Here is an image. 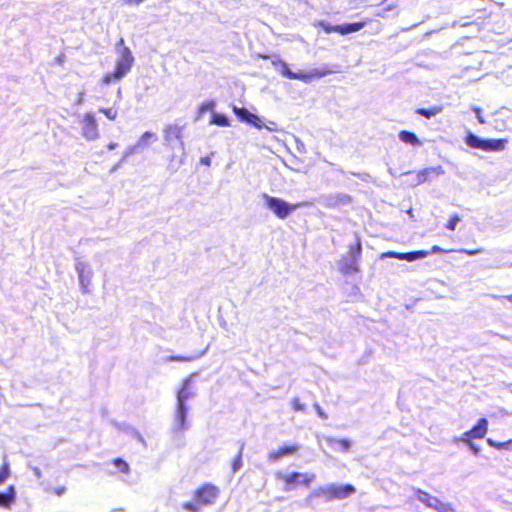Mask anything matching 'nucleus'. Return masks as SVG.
Masks as SVG:
<instances>
[{"label": "nucleus", "instance_id": "8", "mask_svg": "<svg viewBox=\"0 0 512 512\" xmlns=\"http://www.w3.org/2000/svg\"><path fill=\"white\" fill-rule=\"evenodd\" d=\"M416 496L419 501L424 503L427 507L433 508L438 512H452L453 508L444 502H442L439 498L431 496L429 493L418 489L416 491Z\"/></svg>", "mask_w": 512, "mask_h": 512}, {"label": "nucleus", "instance_id": "27", "mask_svg": "<svg viewBox=\"0 0 512 512\" xmlns=\"http://www.w3.org/2000/svg\"><path fill=\"white\" fill-rule=\"evenodd\" d=\"M487 444L497 450H502V449H507L512 444V440H508L505 442H497V441H494L493 439L489 438V439H487Z\"/></svg>", "mask_w": 512, "mask_h": 512}, {"label": "nucleus", "instance_id": "44", "mask_svg": "<svg viewBox=\"0 0 512 512\" xmlns=\"http://www.w3.org/2000/svg\"><path fill=\"white\" fill-rule=\"evenodd\" d=\"M136 150V146H130L129 148H127V150L125 151L124 153V157L130 155V154H133Z\"/></svg>", "mask_w": 512, "mask_h": 512}, {"label": "nucleus", "instance_id": "22", "mask_svg": "<svg viewBox=\"0 0 512 512\" xmlns=\"http://www.w3.org/2000/svg\"><path fill=\"white\" fill-rule=\"evenodd\" d=\"M201 354L195 355H171L166 358L168 362H192L198 359Z\"/></svg>", "mask_w": 512, "mask_h": 512}, {"label": "nucleus", "instance_id": "7", "mask_svg": "<svg viewBox=\"0 0 512 512\" xmlns=\"http://www.w3.org/2000/svg\"><path fill=\"white\" fill-rule=\"evenodd\" d=\"M277 479L282 481L285 485V490L289 491L297 483L306 487L309 486L314 481L315 475L300 472H292L289 474L277 473Z\"/></svg>", "mask_w": 512, "mask_h": 512}, {"label": "nucleus", "instance_id": "23", "mask_svg": "<svg viewBox=\"0 0 512 512\" xmlns=\"http://www.w3.org/2000/svg\"><path fill=\"white\" fill-rule=\"evenodd\" d=\"M187 387H188V381H185V383L183 384V387L180 389V391L178 392V395H177V405L178 406L185 405V401L187 399H189V397L191 396Z\"/></svg>", "mask_w": 512, "mask_h": 512}, {"label": "nucleus", "instance_id": "38", "mask_svg": "<svg viewBox=\"0 0 512 512\" xmlns=\"http://www.w3.org/2000/svg\"><path fill=\"white\" fill-rule=\"evenodd\" d=\"M242 466V458H241V455H238L234 461H233V464H232V470L234 472H236L237 470L240 469V467Z\"/></svg>", "mask_w": 512, "mask_h": 512}, {"label": "nucleus", "instance_id": "32", "mask_svg": "<svg viewBox=\"0 0 512 512\" xmlns=\"http://www.w3.org/2000/svg\"><path fill=\"white\" fill-rule=\"evenodd\" d=\"M320 27L326 32V33H338L339 34V24L338 25H331L325 22L320 23Z\"/></svg>", "mask_w": 512, "mask_h": 512}, {"label": "nucleus", "instance_id": "43", "mask_svg": "<svg viewBox=\"0 0 512 512\" xmlns=\"http://www.w3.org/2000/svg\"><path fill=\"white\" fill-rule=\"evenodd\" d=\"M475 112L477 114V118H478V121L483 124L485 121L484 119L482 118V115H481V109L480 108H475Z\"/></svg>", "mask_w": 512, "mask_h": 512}, {"label": "nucleus", "instance_id": "18", "mask_svg": "<svg viewBox=\"0 0 512 512\" xmlns=\"http://www.w3.org/2000/svg\"><path fill=\"white\" fill-rule=\"evenodd\" d=\"M186 415H187V408L185 405L178 406L176 409V421L178 428L183 430L186 429Z\"/></svg>", "mask_w": 512, "mask_h": 512}, {"label": "nucleus", "instance_id": "21", "mask_svg": "<svg viewBox=\"0 0 512 512\" xmlns=\"http://www.w3.org/2000/svg\"><path fill=\"white\" fill-rule=\"evenodd\" d=\"M210 124L220 127H228L230 126V121L226 115L214 112L211 117Z\"/></svg>", "mask_w": 512, "mask_h": 512}, {"label": "nucleus", "instance_id": "46", "mask_svg": "<svg viewBox=\"0 0 512 512\" xmlns=\"http://www.w3.org/2000/svg\"><path fill=\"white\" fill-rule=\"evenodd\" d=\"M210 158L209 157H204L201 159V162L205 165H210Z\"/></svg>", "mask_w": 512, "mask_h": 512}, {"label": "nucleus", "instance_id": "35", "mask_svg": "<svg viewBox=\"0 0 512 512\" xmlns=\"http://www.w3.org/2000/svg\"><path fill=\"white\" fill-rule=\"evenodd\" d=\"M155 138H156V136H155V134H154V133H152V132H150V131H146V132H144V133L141 135V137H140V139H139V143H138V144H139V145H146V144H147V141H148L149 139H155Z\"/></svg>", "mask_w": 512, "mask_h": 512}, {"label": "nucleus", "instance_id": "45", "mask_svg": "<svg viewBox=\"0 0 512 512\" xmlns=\"http://www.w3.org/2000/svg\"><path fill=\"white\" fill-rule=\"evenodd\" d=\"M117 143L115 142H110L108 145H107V148L112 150V149H115L117 147Z\"/></svg>", "mask_w": 512, "mask_h": 512}, {"label": "nucleus", "instance_id": "42", "mask_svg": "<svg viewBox=\"0 0 512 512\" xmlns=\"http://www.w3.org/2000/svg\"><path fill=\"white\" fill-rule=\"evenodd\" d=\"M314 407H315L317 414L319 415L320 418L327 419V415L323 412V410L321 409V407L318 404H315Z\"/></svg>", "mask_w": 512, "mask_h": 512}, {"label": "nucleus", "instance_id": "4", "mask_svg": "<svg viewBox=\"0 0 512 512\" xmlns=\"http://www.w3.org/2000/svg\"><path fill=\"white\" fill-rule=\"evenodd\" d=\"M465 143L474 149L482 151H502L505 149L507 140L506 139H481L473 133H469L465 137Z\"/></svg>", "mask_w": 512, "mask_h": 512}, {"label": "nucleus", "instance_id": "17", "mask_svg": "<svg viewBox=\"0 0 512 512\" xmlns=\"http://www.w3.org/2000/svg\"><path fill=\"white\" fill-rule=\"evenodd\" d=\"M398 137L403 143L410 144L412 146L422 145V142L414 132L402 130L399 132Z\"/></svg>", "mask_w": 512, "mask_h": 512}, {"label": "nucleus", "instance_id": "47", "mask_svg": "<svg viewBox=\"0 0 512 512\" xmlns=\"http://www.w3.org/2000/svg\"><path fill=\"white\" fill-rule=\"evenodd\" d=\"M432 252H441L442 249L439 247V246H433L432 249H431Z\"/></svg>", "mask_w": 512, "mask_h": 512}, {"label": "nucleus", "instance_id": "12", "mask_svg": "<svg viewBox=\"0 0 512 512\" xmlns=\"http://www.w3.org/2000/svg\"><path fill=\"white\" fill-rule=\"evenodd\" d=\"M355 492L354 486L351 484H346L342 486H330L327 489V494L329 499H343Z\"/></svg>", "mask_w": 512, "mask_h": 512}, {"label": "nucleus", "instance_id": "37", "mask_svg": "<svg viewBox=\"0 0 512 512\" xmlns=\"http://www.w3.org/2000/svg\"><path fill=\"white\" fill-rule=\"evenodd\" d=\"M461 440L467 445L469 446V448L475 453V454H478L479 452V449L478 447L470 440V439H465V438H461Z\"/></svg>", "mask_w": 512, "mask_h": 512}, {"label": "nucleus", "instance_id": "34", "mask_svg": "<svg viewBox=\"0 0 512 512\" xmlns=\"http://www.w3.org/2000/svg\"><path fill=\"white\" fill-rule=\"evenodd\" d=\"M291 406L293 408L294 411L296 412H303L305 411V405H303L301 402H300V399L295 397L291 400Z\"/></svg>", "mask_w": 512, "mask_h": 512}, {"label": "nucleus", "instance_id": "13", "mask_svg": "<svg viewBox=\"0 0 512 512\" xmlns=\"http://www.w3.org/2000/svg\"><path fill=\"white\" fill-rule=\"evenodd\" d=\"M184 127L178 124H168L164 127L163 137L168 143L178 140L182 142V134Z\"/></svg>", "mask_w": 512, "mask_h": 512}, {"label": "nucleus", "instance_id": "48", "mask_svg": "<svg viewBox=\"0 0 512 512\" xmlns=\"http://www.w3.org/2000/svg\"><path fill=\"white\" fill-rule=\"evenodd\" d=\"M507 300L512 301V294L505 297Z\"/></svg>", "mask_w": 512, "mask_h": 512}, {"label": "nucleus", "instance_id": "9", "mask_svg": "<svg viewBox=\"0 0 512 512\" xmlns=\"http://www.w3.org/2000/svg\"><path fill=\"white\" fill-rule=\"evenodd\" d=\"M81 128L82 134L86 139L92 140L98 137V125L92 112L84 113L81 119Z\"/></svg>", "mask_w": 512, "mask_h": 512}, {"label": "nucleus", "instance_id": "29", "mask_svg": "<svg viewBox=\"0 0 512 512\" xmlns=\"http://www.w3.org/2000/svg\"><path fill=\"white\" fill-rule=\"evenodd\" d=\"M99 111L103 113L109 120H115L118 115L117 110L112 107L100 108Z\"/></svg>", "mask_w": 512, "mask_h": 512}, {"label": "nucleus", "instance_id": "5", "mask_svg": "<svg viewBox=\"0 0 512 512\" xmlns=\"http://www.w3.org/2000/svg\"><path fill=\"white\" fill-rule=\"evenodd\" d=\"M263 199L267 208L280 219H285L292 211L301 206L300 203L290 204L281 198L269 196L267 194L263 195Z\"/></svg>", "mask_w": 512, "mask_h": 512}, {"label": "nucleus", "instance_id": "33", "mask_svg": "<svg viewBox=\"0 0 512 512\" xmlns=\"http://www.w3.org/2000/svg\"><path fill=\"white\" fill-rule=\"evenodd\" d=\"M329 443L330 444L335 443V444L339 445L343 451H348L350 449V442L347 439H341V440L330 439Z\"/></svg>", "mask_w": 512, "mask_h": 512}, {"label": "nucleus", "instance_id": "36", "mask_svg": "<svg viewBox=\"0 0 512 512\" xmlns=\"http://www.w3.org/2000/svg\"><path fill=\"white\" fill-rule=\"evenodd\" d=\"M482 251H483L482 248H477V249H472V250L461 249L459 252L463 253V254H466V255H469V256H473V255H476L478 253H481Z\"/></svg>", "mask_w": 512, "mask_h": 512}, {"label": "nucleus", "instance_id": "16", "mask_svg": "<svg viewBox=\"0 0 512 512\" xmlns=\"http://www.w3.org/2000/svg\"><path fill=\"white\" fill-rule=\"evenodd\" d=\"M428 255H429V251H426V250H416V251H411V252H396V259L412 262L417 259L425 258Z\"/></svg>", "mask_w": 512, "mask_h": 512}, {"label": "nucleus", "instance_id": "26", "mask_svg": "<svg viewBox=\"0 0 512 512\" xmlns=\"http://www.w3.org/2000/svg\"><path fill=\"white\" fill-rule=\"evenodd\" d=\"M232 111L234 114L238 117V119L242 122H245L248 115L250 114V111L244 107H237L235 105L232 106Z\"/></svg>", "mask_w": 512, "mask_h": 512}, {"label": "nucleus", "instance_id": "39", "mask_svg": "<svg viewBox=\"0 0 512 512\" xmlns=\"http://www.w3.org/2000/svg\"><path fill=\"white\" fill-rule=\"evenodd\" d=\"M51 493L56 496H62L66 493V487L65 486L55 487L51 490Z\"/></svg>", "mask_w": 512, "mask_h": 512}, {"label": "nucleus", "instance_id": "30", "mask_svg": "<svg viewBox=\"0 0 512 512\" xmlns=\"http://www.w3.org/2000/svg\"><path fill=\"white\" fill-rule=\"evenodd\" d=\"M461 218L454 214L450 217L448 222L446 223V228L450 231H454L456 229V225L460 222Z\"/></svg>", "mask_w": 512, "mask_h": 512}, {"label": "nucleus", "instance_id": "25", "mask_svg": "<svg viewBox=\"0 0 512 512\" xmlns=\"http://www.w3.org/2000/svg\"><path fill=\"white\" fill-rule=\"evenodd\" d=\"M112 464L123 474H128L130 472V467L128 463L122 458L113 459Z\"/></svg>", "mask_w": 512, "mask_h": 512}, {"label": "nucleus", "instance_id": "6", "mask_svg": "<svg viewBox=\"0 0 512 512\" xmlns=\"http://www.w3.org/2000/svg\"><path fill=\"white\" fill-rule=\"evenodd\" d=\"M362 253V243L360 239H357L352 245L348 248L349 260L345 257L342 259L341 263V271L345 274L359 272V260L361 258Z\"/></svg>", "mask_w": 512, "mask_h": 512}, {"label": "nucleus", "instance_id": "19", "mask_svg": "<svg viewBox=\"0 0 512 512\" xmlns=\"http://www.w3.org/2000/svg\"><path fill=\"white\" fill-rule=\"evenodd\" d=\"M418 115L424 116L427 119L436 116L442 112L441 106H432L430 108H417L415 111Z\"/></svg>", "mask_w": 512, "mask_h": 512}, {"label": "nucleus", "instance_id": "1", "mask_svg": "<svg viewBox=\"0 0 512 512\" xmlns=\"http://www.w3.org/2000/svg\"><path fill=\"white\" fill-rule=\"evenodd\" d=\"M220 496V488L212 483H204L198 486L192 494V499L182 504V509L187 512H200L202 508L216 503Z\"/></svg>", "mask_w": 512, "mask_h": 512}, {"label": "nucleus", "instance_id": "14", "mask_svg": "<svg viewBox=\"0 0 512 512\" xmlns=\"http://www.w3.org/2000/svg\"><path fill=\"white\" fill-rule=\"evenodd\" d=\"M16 502V490L13 485L6 488L0 493V508L8 509Z\"/></svg>", "mask_w": 512, "mask_h": 512}, {"label": "nucleus", "instance_id": "3", "mask_svg": "<svg viewBox=\"0 0 512 512\" xmlns=\"http://www.w3.org/2000/svg\"><path fill=\"white\" fill-rule=\"evenodd\" d=\"M272 65L279 70L283 77L288 79L301 80L303 82H309L313 78H321L332 73V70L326 67L316 68L307 73L292 72L288 64L279 57L272 60Z\"/></svg>", "mask_w": 512, "mask_h": 512}, {"label": "nucleus", "instance_id": "20", "mask_svg": "<svg viewBox=\"0 0 512 512\" xmlns=\"http://www.w3.org/2000/svg\"><path fill=\"white\" fill-rule=\"evenodd\" d=\"M437 169L435 168H427V169H423L421 171H418V172H415V171H412V172H409L408 174H415L416 175V180L414 181V185H419L421 183H424L427 179H428V176L432 173V172H436Z\"/></svg>", "mask_w": 512, "mask_h": 512}, {"label": "nucleus", "instance_id": "24", "mask_svg": "<svg viewBox=\"0 0 512 512\" xmlns=\"http://www.w3.org/2000/svg\"><path fill=\"white\" fill-rule=\"evenodd\" d=\"M245 123L250 124L257 129H262L265 127L262 119L259 116H257L256 114H253L251 112L248 115L247 119L245 120Z\"/></svg>", "mask_w": 512, "mask_h": 512}, {"label": "nucleus", "instance_id": "40", "mask_svg": "<svg viewBox=\"0 0 512 512\" xmlns=\"http://www.w3.org/2000/svg\"><path fill=\"white\" fill-rule=\"evenodd\" d=\"M143 1L144 0H121L122 4L127 6L138 5Z\"/></svg>", "mask_w": 512, "mask_h": 512}, {"label": "nucleus", "instance_id": "11", "mask_svg": "<svg viewBox=\"0 0 512 512\" xmlns=\"http://www.w3.org/2000/svg\"><path fill=\"white\" fill-rule=\"evenodd\" d=\"M488 431V421L486 418H481L478 420L476 425H474L470 430L466 431L462 438L465 439H483Z\"/></svg>", "mask_w": 512, "mask_h": 512}, {"label": "nucleus", "instance_id": "15", "mask_svg": "<svg viewBox=\"0 0 512 512\" xmlns=\"http://www.w3.org/2000/svg\"><path fill=\"white\" fill-rule=\"evenodd\" d=\"M370 21L371 20L366 19V20L354 22V23L339 24V34L347 35L350 33L357 32V31L361 30L362 28H364L368 23H370Z\"/></svg>", "mask_w": 512, "mask_h": 512}, {"label": "nucleus", "instance_id": "41", "mask_svg": "<svg viewBox=\"0 0 512 512\" xmlns=\"http://www.w3.org/2000/svg\"><path fill=\"white\" fill-rule=\"evenodd\" d=\"M385 258H396V252L395 251L383 252L380 255V259H385Z\"/></svg>", "mask_w": 512, "mask_h": 512}, {"label": "nucleus", "instance_id": "31", "mask_svg": "<svg viewBox=\"0 0 512 512\" xmlns=\"http://www.w3.org/2000/svg\"><path fill=\"white\" fill-rule=\"evenodd\" d=\"M214 105H215V103H214L213 100L205 101V102H203V103H201L199 105L198 113L201 115V114L205 113L208 110H212Z\"/></svg>", "mask_w": 512, "mask_h": 512}, {"label": "nucleus", "instance_id": "28", "mask_svg": "<svg viewBox=\"0 0 512 512\" xmlns=\"http://www.w3.org/2000/svg\"><path fill=\"white\" fill-rule=\"evenodd\" d=\"M10 477V466L5 461L0 467V485L3 484Z\"/></svg>", "mask_w": 512, "mask_h": 512}, {"label": "nucleus", "instance_id": "2", "mask_svg": "<svg viewBox=\"0 0 512 512\" xmlns=\"http://www.w3.org/2000/svg\"><path fill=\"white\" fill-rule=\"evenodd\" d=\"M133 63L134 57L131 50L127 46H123L119 50V57L115 62L114 70L104 74L101 82L107 85L121 80L131 70Z\"/></svg>", "mask_w": 512, "mask_h": 512}, {"label": "nucleus", "instance_id": "10", "mask_svg": "<svg viewBox=\"0 0 512 512\" xmlns=\"http://www.w3.org/2000/svg\"><path fill=\"white\" fill-rule=\"evenodd\" d=\"M299 449H300V446L297 444L283 445V446H280L276 450L270 451L268 453L267 458L269 461L275 462V461L280 460L281 458L297 454Z\"/></svg>", "mask_w": 512, "mask_h": 512}]
</instances>
